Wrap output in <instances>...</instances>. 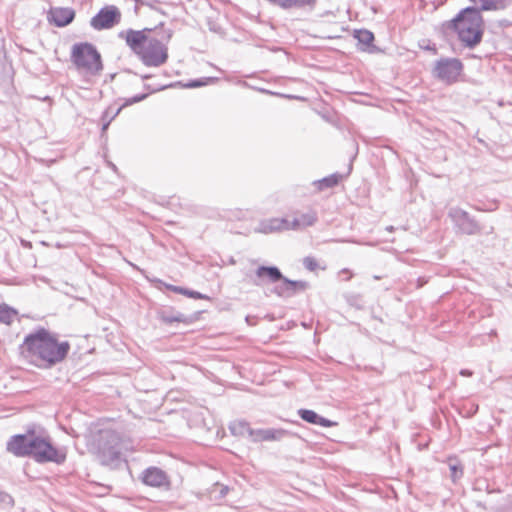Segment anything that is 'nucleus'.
I'll return each mask as SVG.
<instances>
[{
	"instance_id": "nucleus-46",
	"label": "nucleus",
	"mask_w": 512,
	"mask_h": 512,
	"mask_svg": "<svg viewBox=\"0 0 512 512\" xmlns=\"http://www.w3.org/2000/svg\"><path fill=\"white\" fill-rule=\"evenodd\" d=\"M152 76L150 74H144V75H141V78L143 80H147V79H150Z\"/></svg>"
},
{
	"instance_id": "nucleus-45",
	"label": "nucleus",
	"mask_w": 512,
	"mask_h": 512,
	"mask_svg": "<svg viewBox=\"0 0 512 512\" xmlns=\"http://www.w3.org/2000/svg\"><path fill=\"white\" fill-rule=\"evenodd\" d=\"M140 4H142V5H146V6L150 7V8H154V6L152 5V3L144 2L143 0H142V2H141Z\"/></svg>"
},
{
	"instance_id": "nucleus-29",
	"label": "nucleus",
	"mask_w": 512,
	"mask_h": 512,
	"mask_svg": "<svg viewBox=\"0 0 512 512\" xmlns=\"http://www.w3.org/2000/svg\"><path fill=\"white\" fill-rule=\"evenodd\" d=\"M180 294L192 299L211 300L208 295L186 287L181 288Z\"/></svg>"
},
{
	"instance_id": "nucleus-21",
	"label": "nucleus",
	"mask_w": 512,
	"mask_h": 512,
	"mask_svg": "<svg viewBox=\"0 0 512 512\" xmlns=\"http://www.w3.org/2000/svg\"><path fill=\"white\" fill-rule=\"evenodd\" d=\"M345 177V175L335 172L328 176H325L321 179L314 180L312 182V185L315 187L317 192H322L326 189L334 188L336 187L342 179Z\"/></svg>"
},
{
	"instance_id": "nucleus-15",
	"label": "nucleus",
	"mask_w": 512,
	"mask_h": 512,
	"mask_svg": "<svg viewBox=\"0 0 512 512\" xmlns=\"http://www.w3.org/2000/svg\"><path fill=\"white\" fill-rule=\"evenodd\" d=\"M142 482L151 487H167L170 485V480L167 473L159 467L150 466L143 470L141 474Z\"/></svg>"
},
{
	"instance_id": "nucleus-4",
	"label": "nucleus",
	"mask_w": 512,
	"mask_h": 512,
	"mask_svg": "<svg viewBox=\"0 0 512 512\" xmlns=\"http://www.w3.org/2000/svg\"><path fill=\"white\" fill-rule=\"evenodd\" d=\"M29 457L37 463H55L61 465L66 461V453L55 447L49 437L35 434Z\"/></svg>"
},
{
	"instance_id": "nucleus-2",
	"label": "nucleus",
	"mask_w": 512,
	"mask_h": 512,
	"mask_svg": "<svg viewBox=\"0 0 512 512\" xmlns=\"http://www.w3.org/2000/svg\"><path fill=\"white\" fill-rule=\"evenodd\" d=\"M448 28L456 33L463 47L474 49L484 35L482 12L476 7H464L448 22Z\"/></svg>"
},
{
	"instance_id": "nucleus-22",
	"label": "nucleus",
	"mask_w": 512,
	"mask_h": 512,
	"mask_svg": "<svg viewBox=\"0 0 512 512\" xmlns=\"http://www.w3.org/2000/svg\"><path fill=\"white\" fill-rule=\"evenodd\" d=\"M99 456L103 465H113L120 460L121 452L116 446H102Z\"/></svg>"
},
{
	"instance_id": "nucleus-5",
	"label": "nucleus",
	"mask_w": 512,
	"mask_h": 512,
	"mask_svg": "<svg viewBox=\"0 0 512 512\" xmlns=\"http://www.w3.org/2000/svg\"><path fill=\"white\" fill-rule=\"evenodd\" d=\"M448 217L451 219L457 234L471 236L479 234L482 230L480 223L460 207H451L448 211Z\"/></svg>"
},
{
	"instance_id": "nucleus-54",
	"label": "nucleus",
	"mask_w": 512,
	"mask_h": 512,
	"mask_svg": "<svg viewBox=\"0 0 512 512\" xmlns=\"http://www.w3.org/2000/svg\"><path fill=\"white\" fill-rule=\"evenodd\" d=\"M210 30L216 31L215 26L210 27Z\"/></svg>"
},
{
	"instance_id": "nucleus-53",
	"label": "nucleus",
	"mask_w": 512,
	"mask_h": 512,
	"mask_svg": "<svg viewBox=\"0 0 512 512\" xmlns=\"http://www.w3.org/2000/svg\"><path fill=\"white\" fill-rule=\"evenodd\" d=\"M137 4H140L142 0H134Z\"/></svg>"
},
{
	"instance_id": "nucleus-14",
	"label": "nucleus",
	"mask_w": 512,
	"mask_h": 512,
	"mask_svg": "<svg viewBox=\"0 0 512 512\" xmlns=\"http://www.w3.org/2000/svg\"><path fill=\"white\" fill-rule=\"evenodd\" d=\"M299 437L297 433L283 428L253 429L250 438L253 442L281 441L285 438Z\"/></svg>"
},
{
	"instance_id": "nucleus-18",
	"label": "nucleus",
	"mask_w": 512,
	"mask_h": 512,
	"mask_svg": "<svg viewBox=\"0 0 512 512\" xmlns=\"http://www.w3.org/2000/svg\"><path fill=\"white\" fill-rule=\"evenodd\" d=\"M480 12L504 11L512 5V0H469Z\"/></svg>"
},
{
	"instance_id": "nucleus-55",
	"label": "nucleus",
	"mask_w": 512,
	"mask_h": 512,
	"mask_svg": "<svg viewBox=\"0 0 512 512\" xmlns=\"http://www.w3.org/2000/svg\"><path fill=\"white\" fill-rule=\"evenodd\" d=\"M210 30L216 31L215 26L210 27Z\"/></svg>"
},
{
	"instance_id": "nucleus-35",
	"label": "nucleus",
	"mask_w": 512,
	"mask_h": 512,
	"mask_svg": "<svg viewBox=\"0 0 512 512\" xmlns=\"http://www.w3.org/2000/svg\"><path fill=\"white\" fill-rule=\"evenodd\" d=\"M302 263L308 271H315L319 266L317 260L312 256L304 257Z\"/></svg>"
},
{
	"instance_id": "nucleus-13",
	"label": "nucleus",
	"mask_w": 512,
	"mask_h": 512,
	"mask_svg": "<svg viewBox=\"0 0 512 512\" xmlns=\"http://www.w3.org/2000/svg\"><path fill=\"white\" fill-rule=\"evenodd\" d=\"M156 318L165 325H172L173 323L191 324L198 319L200 312L192 315H186L182 312L176 311L173 307H165L156 310Z\"/></svg>"
},
{
	"instance_id": "nucleus-42",
	"label": "nucleus",
	"mask_w": 512,
	"mask_h": 512,
	"mask_svg": "<svg viewBox=\"0 0 512 512\" xmlns=\"http://www.w3.org/2000/svg\"><path fill=\"white\" fill-rule=\"evenodd\" d=\"M263 318L267 319L270 322L275 320V316L273 314H270V313L265 314Z\"/></svg>"
},
{
	"instance_id": "nucleus-20",
	"label": "nucleus",
	"mask_w": 512,
	"mask_h": 512,
	"mask_svg": "<svg viewBox=\"0 0 512 512\" xmlns=\"http://www.w3.org/2000/svg\"><path fill=\"white\" fill-rule=\"evenodd\" d=\"M287 224L288 220L286 218H270L259 223L257 232L271 234L274 232L285 231Z\"/></svg>"
},
{
	"instance_id": "nucleus-12",
	"label": "nucleus",
	"mask_w": 512,
	"mask_h": 512,
	"mask_svg": "<svg viewBox=\"0 0 512 512\" xmlns=\"http://www.w3.org/2000/svg\"><path fill=\"white\" fill-rule=\"evenodd\" d=\"M310 288V283L305 280H292L283 275L279 284L272 289V293L281 298H290Z\"/></svg>"
},
{
	"instance_id": "nucleus-47",
	"label": "nucleus",
	"mask_w": 512,
	"mask_h": 512,
	"mask_svg": "<svg viewBox=\"0 0 512 512\" xmlns=\"http://www.w3.org/2000/svg\"><path fill=\"white\" fill-rule=\"evenodd\" d=\"M351 171H352V164H350L349 167H348L347 175L350 174Z\"/></svg>"
},
{
	"instance_id": "nucleus-6",
	"label": "nucleus",
	"mask_w": 512,
	"mask_h": 512,
	"mask_svg": "<svg viewBox=\"0 0 512 512\" xmlns=\"http://www.w3.org/2000/svg\"><path fill=\"white\" fill-rule=\"evenodd\" d=\"M464 65L458 58H440L434 67V76L447 85L458 81L463 72Z\"/></svg>"
},
{
	"instance_id": "nucleus-38",
	"label": "nucleus",
	"mask_w": 512,
	"mask_h": 512,
	"mask_svg": "<svg viewBox=\"0 0 512 512\" xmlns=\"http://www.w3.org/2000/svg\"><path fill=\"white\" fill-rule=\"evenodd\" d=\"M259 319L260 317L257 316V315H247L245 317V322L249 325V326H256L259 322Z\"/></svg>"
},
{
	"instance_id": "nucleus-19",
	"label": "nucleus",
	"mask_w": 512,
	"mask_h": 512,
	"mask_svg": "<svg viewBox=\"0 0 512 512\" xmlns=\"http://www.w3.org/2000/svg\"><path fill=\"white\" fill-rule=\"evenodd\" d=\"M353 36L358 41L359 50L367 53L379 51L378 47L374 45L375 36L370 30L356 29Z\"/></svg>"
},
{
	"instance_id": "nucleus-39",
	"label": "nucleus",
	"mask_w": 512,
	"mask_h": 512,
	"mask_svg": "<svg viewBox=\"0 0 512 512\" xmlns=\"http://www.w3.org/2000/svg\"><path fill=\"white\" fill-rule=\"evenodd\" d=\"M479 410L478 404L472 403L466 411V417H473Z\"/></svg>"
},
{
	"instance_id": "nucleus-17",
	"label": "nucleus",
	"mask_w": 512,
	"mask_h": 512,
	"mask_svg": "<svg viewBox=\"0 0 512 512\" xmlns=\"http://www.w3.org/2000/svg\"><path fill=\"white\" fill-rule=\"evenodd\" d=\"M297 414L301 420L312 425L321 427H334L338 425L336 421L323 417L312 409L300 408L297 410Z\"/></svg>"
},
{
	"instance_id": "nucleus-28",
	"label": "nucleus",
	"mask_w": 512,
	"mask_h": 512,
	"mask_svg": "<svg viewBox=\"0 0 512 512\" xmlns=\"http://www.w3.org/2000/svg\"><path fill=\"white\" fill-rule=\"evenodd\" d=\"M298 217L302 228L313 226L318 220V214L313 209H309L307 212L300 214Z\"/></svg>"
},
{
	"instance_id": "nucleus-52",
	"label": "nucleus",
	"mask_w": 512,
	"mask_h": 512,
	"mask_svg": "<svg viewBox=\"0 0 512 512\" xmlns=\"http://www.w3.org/2000/svg\"><path fill=\"white\" fill-rule=\"evenodd\" d=\"M380 278H381L380 276H377V275L374 276V279H376V280H379Z\"/></svg>"
},
{
	"instance_id": "nucleus-24",
	"label": "nucleus",
	"mask_w": 512,
	"mask_h": 512,
	"mask_svg": "<svg viewBox=\"0 0 512 512\" xmlns=\"http://www.w3.org/2000/svg\"><path fill=\"white\" fill-rule=\"evenodd\" d=\"M217 80L215 77H202L196 79H190L189 81L183 83L182 81H177L174 84L176 86H181L183 88L192 89L206 86L208 84L214 83Z\"/></svg>"
},
{
	"instance_id": "nucleus-1",
	"label": "nucleus",
	"mask_w": 512,
	"mask_h": 512,
	"mask_svg": "<svg viewBox=\"0 0 512 512\" xmlns=\"http://www.w3.org/2000/svg\"><path fill=\"white\" fill-rule=\"evenodd\" d=\"M70 349L68 341H59L56 334L43 327L27 334L22 344L24 358L41 369H50L62 362Z\"/></svg>"
},
{
	"instance_id": "nucleus-27",
	"label": "nucleus",
	"mask_w": 512,
	"mask_h": 512,
	"mask_svg": "<svg viewBox=\"0 0 512 512\" xmlns=\"http://www.w3.org/2000/svg\"><path fill=\"white\" fill-rule=\"evenodd\" d=\"M450 478L456 483L463 476V465L457 458H449Z\"/></svg>"
},
{
	"instance_id": "nucleus-37",
	"label": "nucleus",
	"mask_w": 512,
	"mask_h": 512,
	"mask_svg": "<svg viewBox=\"0 0 512 512\" xmlns=\"http://www.w3.org/2000/svg\"><path fill=\"white\" fill-rule=\"evenodd\" d=\"M299 228H302V225L300 223L299 217H295L293 221H288L287 228H285V230H297Z\"/></svg>"
},
{
	"instance_id": "nucleus-31",
	"label": "nucleus",
	"mask_w": 512,
	"mask_h": 512,
	"mask_svg": "<svg viewBox=\"0 0 512 512\" xmlns=\"http://www.w3.org/2000/svg\"><path fill=\"white\" fill-rule=\"evenodd\" d=\"M15 505V500L12 495L6 491L0 490V508L11 509Z\"/></svg>"
},
{
	"instance_id": "nucleus-11",
	"label": "nucleus",
	"mask_w": 512,
	"mask_h": 512,
	"mask_svg": "<svg viewBox=\"0 0 512 512\" xmlns=\"http://www.w3.org/2000/svg\"><path fill=\"white\" fill-rule=\"evenodd\" d=\"M164 24L161 22L155 28H144L142 30L127 29L118 33V37L125 39L127 46L133 51L135 55H139L149 42L147 32H151L162 27Z\"/></svg>"
},
{
	"instance_id": "nucleus-36",
	"label": "nucleus",
	"mask_w": 512,
	"mask_h": 512,
	"mask_svg": "<svg viewBox=\"0 0 512 512\" xmlns=\"http://www.w3.org/2000/svg\"><path fill=\"white\" fill-rule=\"evenodd\" d=\"M172 87H176V84L170 83V84L160 85V86H157V87H153L150 84H144V88L149 91L148 92L149 95L153 94V93H156V92H159V91L166 90L168 88H172Z\"/></svg>"
},
{
	"instance_id": "nucleus-49",
	"label": "nucleus",
	"mask_w": 512,
	"mask_h": 512,
	"mask_svg": "<svg viewBox=\"0 0 512 512\" xmlns=\"http://www.w3.org/2000/svg\"><path fill=\"white\" fill-rule=\"evenodd\" d=\"M373 318H374V319H376V320H378V321H380V322H382V319H381V318H379V317L373 316Z\"/></svg>"
},
{
	"instance_id": "nucleus-32",
	"label": "nucleus",
	"mask_w": 512,
	"mask_h": 512,
	"mask_svg": "<svg viewBox=\"0 0 512 512\" xmlns=\"http://www.w3.org/2000/svg\"><path fill=\"white\" fill-rule=\"evenodd\" d=\"M149 96V93H140L132 97L126 98L124 103L121 105L123 108L133 105L135 103L145 100Z\"/></svg>"
},
{
	"instance_id": "nucleus-41",
	"label": "nucleus",
	"mask_w": 512,
	"mask_h": 512,
	"mask_svg": "<svg viewBox=\"0 0 512 512\" xmlns=\"http://www.w3.org/2000/svg\"><path fill=\"white\" fill-rule=\"evenodd\" d=\"M472 374H473V372L469 369H462L460 371V375L465 376V377H470V376H472Z\"/></svg>"
},
{
	"instance_id": "nucleus-40",
	"label": "nucleus",
	"mask_w": 512,
	"mask_h": 512,
	"mask_svg": "<svg viewBox=\"0 0 512 512\" xmlns=\"http://www.w3.org/2000/svg\"><path fill=\"white\" fill-rule=\"evenodd\" d=\"M101 122H102V125H101V134H100V136H101L102 139L105 138V140H107L106 132H107V130H108V128H109L111 123H108L105 120H101Z\"/></svg>"
},
{
	"instance_id": "nucleus-48",
	"label": "nucleus",
	"mask_w": 512,
	"mask_h": 512,
	"mask_svg": "<svg viewBox=\"0 0 512 512\" xmlns=\"http://www.w3.org/2000/svg\"><path fill=\"white\" fill-rule=\"evenodd\" d=\"M261 91L266 92V93H268V94H274L273 92H271V91H267V90H264V89H262Z\"/></svg>"
},
{
	"instance_id": "nucleus-10",
	"label": "nucleus",
	"mask_w": 512,
	"mask_h": 512,
	"mask_svg": "<svg viewBox=\"0 0 512 512\" xmlns=\"http://www.w3.org/2000/svg\"><path fill=\"white\" fill-rule=\"evenodd\" d=\"M35 434L34 428H30L26 433L11 436L6 444V450L16 457H29Z\"/></svg>"
},
{
	"instance_id": "nucleus-44",
	"label": "nucleus",
	"mask_w": 512,
	"mask_h": 512,
	"mask_svg": "<svg viewBox=\"0 0 512 512\" xmlns=\"http://www.w3.org/2000/svg\"><path fill=\"white\" fill-rule=\"evenodd\" d=\"M108 166H109L113 171H117V167H116V165H115L114 163L109 162V163H108Z\"/></svg>"
},
{
	"instance_id": "nucleus-33",
	"label": "nucleus",
	"mask_w": 512,
	"mask_h": 512,
	"mask_svg": "<svg viewBox=\"0 0 512 512\" xmlns=\"http://www.w3.org/2000/svg\"><path fill=\"white\" fill-rule=\"evenodd\" d=\"M150 282L152 283H155L159 286H164L166 289L174 292V293H177V294H180L181 293V288L182 286H176V285H173V284H168V283H165L163 280L161 279H158V278H153V279H148Z\"/></svg>"
},
{
	"instance_id": "nucleus-43",
	"label": "nucleus",
	"mask_w": 512,
	"mask_h": 512,
	"mask_svg": "<svg viewBox=\"0 0 512 512\" xmlns=\"http://www.w3.org/2000/svg\"><path fill=\"white\" fill-rule=\"evenodd\" d=\"M417 282H418L417 286L418 287H422L426 283V280L424 278H422V277H419Z\"/></svg>"
},
{
	"instance_id": "nucleus-50",
	"label": "nucleus",
	"mask_w": 512,
	"mask_h": 512,
	"mask_svg": "<svg viewBox=\"0 0 512 512\" xmlns=\"http://www.w3.org/2000/svg\"><path fill=\"white\" fill-rule=\"evenodd\" d=\"M393 229H394L393 226L387 227V230H389V231H392Z\"/></svg>"
},
{
	"instance_id": "nucleus-56",
	"label": "nucleus",
	"mask_w": 512,
	"mask_h": 512,
	"mask_svg": "<svg viewBox=\"0 0 512 512\" xmlns=\"http://www.w3.org/2000/svg\"><path fill=\"white\" fill-rule=\"evenodd\" d=\"M494 334H496V331H495V330H492V331H491V335H494Z\"/></svg>"
},
{
	"instance_id": "nucleus-34",
	"label": "nucleus",
	"mask_w": 512,
	"mask_h": 512,
	"mask_svg": "<svg viewBox=\"0 0 512 512\" xmlns=\"http://www.w3.org/2000/svg\"><path fill=\"white\" fill-rule=\"evenodd\" d=\"M346 301L350 306L355 307L356 309L360 310L363 308L362 298L359 294L348 295L346 297Z\"/></svg>"
},
{
	"instance_id": "nucleus-26",
	"label": "nucleus",
	"mask_w": 512,
	"mask_h": 512,
	"mask_svg": "<svg viewBox=\"0 0 512 512\" xmlns=\"http://www.w3.org/2000/svg\"><path fill=\"white\" fill-rule=\"evenodd\" d=\"M229 430L234 436H245L247 434L250 437V431H253V428L246 421H235L229 425Z\"/></svg>"
},
{
	"instance_id": "nucleus-23",
	"label": "nucleus",
	"mask_w": 512,
	"mask_h": 512,
	"mask_svg": "<svg viewBox=\"0 0 512 512\" xmlns=\"http://www.w3.org/2000/svg\"><path fill=\"white\" fill-rule=\"evenodd\" d=\"M317 0H279L275 6L280 7L283 10L291 9H314Z\"/></svg>"
},
{
	"instance_id": "nucleus-25",
	"label": "nucleus",
	"mask_w": 512,
	"mask_h": 512,
	"mask_svg": "<svg viewBox=\"0 0 512 512\" xmlns=\"http://www.w3.org/2000/svg\"><path fill=\"white\" fill-rule=\"evenodd\" d=\"M18 311L6 303L0 304V323L11 325L17 317Z\"/></svg>"
},
{
	"instance_id": "nucleus-51",
	"label": "nucleus",
	"mask_w": 512,
	"mask_h": 512,
	"mask_svg": "<svg viewBox=\"0 0 512 512\" xmlns=\"http://www.w3.org/2000/svg\"><path fill=\"white\" fill-rule=\"evenodd\" d=\"M134 11L135 13H138V6H135Z\"/></svg>"
},
{
	"instance_id": "nucleus-30",
	"label": "nucleus",
	"mask_w": 512,
	"mask_h": 512,
	"mask_svg": "<svg viewBox=\"0 0 512 512\" xmlns=\"http://www.w3.org/2000/svg\"><path fill=\"white\" fill-rule=\"evenodd\" d=\"M122 109H123L122 106L116 108L115 110H113V108L111 106L107 107L102 112L101 120H105L108 123H111L120 114Z\"/></svg>"
},
{
	"instance_id": "nucleus-16",
	"label": "nucleus",
	"mask_w": 512,
	"mask_h": 512,
	"mask_svg": "<svg viewBox=\"0 0 512 512\" xmlns=\"http://www.w3.org/2000/svg\"><path fill=\"white\" fill-rule=\"evenodd\" d=\"M47 19L58 28L66 27L75 19V11L70 7H52L48 12Z\"/></svg>"
},
{
	"instance_id": "nucleus-9",
	"label": "nucleus",
	"mask_w": 512,
	"mask_h": 512,
	"mask_svg": "<svg viewBox=\"0 0 512 512\" xmlns=\"http://www.w3.org/2000/svg\"><path fill=\"white\" fill-rule=\"evenodd\" d=\"M121 21V12L114 5L102 7L90 20V26L96 31L113 28Z\"/></svg>"
},
{
	"instance_id": "nucleus-8",
	"label": "nucleus",
	"mask_w": 512,
	"mask_h": 512,
	"mask_svg": "<svg viewBox=\"0 0 512 512\" xmlns=\"http://www.w3.org/2000/svg\"><path fill=\"white\" fill-rule=\"evenodd\" d=\"M245 277L254 286L262 287L266 284H279L283 274L275 265H260L255 270L246 272Z\"/></svg>"
},
{
	"instance_id": "nucleus-3",
	"label": "nucleus",
	"mask_w": 512,
	"mask_h": 512,
	"mask_svg": "<svg viewBox=\"0 0 512 512\" xmlns=\"http://www.w3.org/2000/svg\"><path fill=\"white\" fill-rule=\"evenodd\" d=\"M71 61L79 70L98 75L103 70V61L97 47L90 42H77L71 48Z\"/></svg>"
},
{
	"instance_id": "nucleus-7",
	"label": "nucleus",
	"mask_w": 512,
	"mask_h": 512,
	"mask_svg": "<svg viewBox=\"0 0 512 512\" xmlns=\"http://www.w3.org/2000/svg\"><path fill=\"white\" fill-rule=\"evenodd\" d=\"M138 57L145 66L159 67L168 59V48L159 39L152 38Z\"/></svg>"
}]
</instances>
